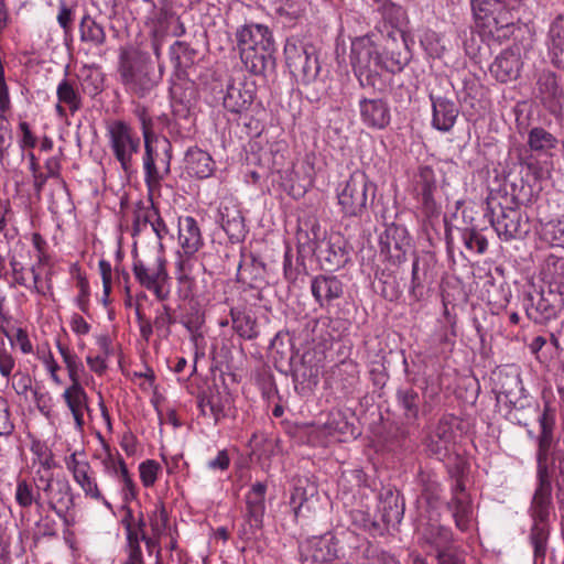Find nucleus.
<instances>
[{
	"label": "nucleus",
	"instance_id": "1",
	"mask_svg": "<svg viewBox=\"0 0 564 564\" xmlns=\"http://www.w3.org/2000/svg\"><path fill=\"white\" fill-rule=\"evenodd\" d=\"M379 40L375 33L352 40L350 63L361 87L381 91L384 83L380 70L401 72L410 62L411 54L399 30L388 31L382 44Z\"/></svg>",
	"mask_w": 564,
	"mask_h": 564
},
{
	"label": "nucleus",
	"instance_id": "2",
	"mask_svg": "<svg viewBox=\"0 0 564 564\" xmlns=\"http://www.w3.org/2000/svg\"><path fill=\"white\" fill-rule=\"evenodd\" d=\"M541 433L538 437L536 452V486L532 496L529 513L532 520H550L553 511L552 501V475L549 464V455L553 445V430L555 426L554 412L545 406L539 417Z\"/></svg>",
	"mask_w": 564,
	"mask_h": 564
},
{
	"label": "nucleus",
	"instance_id": "3",
	"mask_svg": "<svg viewBox=\"0 0 564 564\" xmlns=\"http://www.w3.org/2000/svg\"><path fill=\"white\" fill-rule=\"evenodd\" d=\"M486 204L487 215L500 239H522L529 234V219L520 210L514 195L501 191L491 192Z\"/></svg>",
	"mask_w": 564,
	"mask_h": 564
},
{
	"label": "nucleus",
	"instance_id": "4",
	"mask_svg": "<svg viewBox=\"0 0 564 564\" xmlns=\"http://www.w3.org/2000/svg\"><path fill=\"white\" fill-rule=\"evenodd\" d=\"M473 11L479 35L490 43L501 44L516 32L519 18L503 2L492 0H471Z\"/></svg>",
	"mask_w": 564,
	"mask_h": 564
},
{
	"label": "nucleus",
	"instance_id": "5",
	"mask_svg": "<svg viewBox=\"0 0 564 564\" xmlns=\"http://www.w3.org/2000/svg\"><path fill=\"white\" fill-rule=\"evenodd\" d=\"M377 185L361 170H355L337 188V200L345 217L361 218L375 200Z\"/></svg>",
	"mask_w": 564,
	"mask_h": 564
},
{
	"label": "nucleus",
	"instance_id": "6",
	"mask_svg": "<svg viewBox=\"0 0 564 564\" xmlns=\"http://www.w3.org/2000/svg\"><path fill=\"white\" fill-rule=\"evenodd\" d=\"M424 382L421 393L410 384L399 387L395 391L397 406L412 425H419L420 417L432 414L441 403V384L429 379Z\"/></svg>",
	"mask_w": 564,
	"mask_h": 564
},
{
	"label": "nucleus",
	"instance_id": "7",
	"mask_svg": "<svg viewBox=\"0 0 564 564\" xmlns=\"http://www.w3.org/2000/svg\"><path fill=\"white\" fill-rule=\"evenodd\" d=\"M118 72L126 90L140 98L148 96L160 80L149 58L137 52H121Z\"/></svg>",
	"mask_w": 564,
	"mask_h": 564
},
{
	"label": "nucleus",
	"instance_id": "8",
	"mask_svg": "<svg viewBox=\"0 0 564 564\" xmlns=\"http://www.w3.org/2000/svg\"><path fill=\"white\" fill-rule=\"evenodd\" d=\"M301 239L302 234H299V256L304 258L305 253H313L324 270L336 271L350 261L352 249L340 232H330L327 237L316 239L307 246Z\"/></svg>",
	"mask_w": 564,
	"mask_h": 564
},
{
	"label": "nucleus",
	"instance_id": "9",
	"mask_svg": "<svg viewBox=\"0 0 564 564\" xmlns=\"http://www.w3.org/2000/svg\"><path fill=\"white\" fill-rule=\"evenodd\" d=\"M109 149L127 176L135 173V158L140 151L141 139L133 128L123 120H113L107 124Z\"/></svg>",
	"mask_w": 564,
	"mask_h": 564
},
{
	"label": "nucleus",
	"instance_id": "10",
	"mask_svg": "<svg viewBox=\"0 0 564 564\" xmlns=\"http://www.w3.org/2000/svg\"><path fill=\"white\" fill-rule=\"evenodd\" d=\"M132 271L138 283L153 292L159 301H165L170 296L166 286L169 274L166 260L159 253L135 254L133 258Z\"/></svg>",
	"mask_w": 564,
	"mask_h": 564
},
{
	"label": "nucleus",
	"instance_id": "11",
	"mask_svg": "<svg viewBox=\"0 0 564 564\" xmlns=\"http://www.w3.org/2000/svg\"><path fill=\"white\" fill-rule=\"evenodd\" d=\"M285 64L291 74L304 85L314 83L321 72L317 50L296 37H290L284 45Z\"/></svg>",
	"mask_w": 564,
	"mask_h": 564
},
{
	"label": "nucleus",
	"instance_id": "12",
	"mask_svg": "<svg viewBox=\"0 0 564 564\" xmlns=\"http://www.w3.org/2000/svg\"><path fill=\"white\" fill-rule=\"evenodd\" d=\"M522 306L529 319L544 324L563 310L564 297L556 292L538 290L531 285L523 292Z\"/></svg>",
	"mask_w": 564,
	"mask_h": 564
},
{
	"label": "nucleus",
	"instance_id": "13",
	"mask_svg": "<svg viewBox=\"0 0 564 564\" xmlns=\"http://www.w3.org/2000/svg\"><path fill=\"white\" fill-rule=\"evenodd\" d=\"M171 143L167 139H147L144 141L143 167L145 183L152 188L159 186L165 175L170 173Z\"/></svg>",
	"mask_w": 564,
	"mask_h": 564
},
{
	"label": "nucleus",
	"instance_id": "14",
	"mask_svg": "<svg viewBox=\"0 0 564 564\" xmlns=\"http://www.w3.org/2000/svg\"><path fill=\"white\" fill-rule=\"evenodd\" d=\"M380 254L394 265L406 260L412 250V241L408 229L403 225L390 224L379 237Z\"/></svg>",
	"mask_w": 564,
	"mask_h": 564
},
{
	"label": "nucleus",
	"instance_id": "15",
	"mask_svg": "<svg viewBox=\"0 0 564 564\" xmlns=\"http://www.w3.org/2000/svg\"><path fill=\"white\" fill-rule=\"evenodd\" d=\"M37 487L44 494L48 508L59 518H64L65 513L74 506L72 487L66 478L54 479L52 475L41 476Z\"/></svg>",
	"mask_w": 564,
	"mask_h": 564
},
{
	"label": "nucleus",
	"instance_id": "16",
	"mask_svg": "<svg viewBox=\"0 0 564 564\" xmlns=\"http://www.w3.org/2000/svg\"><path fill=\"white\" fill-rule=\"evenodd\" d=\"M417 544L426 554L434 553L435 558L456 547L454 533L443 524L426 523L417 532Z\"/></svg>",
	"mask_w": 564,
	"mask_h": 564
},
{
	"label": "nucleus",
	"instance_id": "17",
	"mask_svg": "<svg viewBox=\"0 0 564 564\" xmlns=\"http://www.w3.org/2000/svg\"><path fill=\"white\" fill-rule=\"evenodd\" d=\"M302 564H326L338 556L337 540L332 533L312 536L301 543Z\"/></svg>",
	"mask_w": 564,
	"mask_h": 564
},
{
	"label": "nucleus",
	"instance_id": "18",
	"mask_svg": "<svg viewBox=\"0 0 564 564\" xmlns=\"http://www.w3.org/2000/svg\"><path fill=\"white\" fill-rule=\"evenodd\" d=\"M457 417L453 414H444L438 420L434 431L425 441L429 455L443 459L446 457L451 444L455 438L454 425Z\"/></svg>",
	"mask_w": 564,
	"mask_h": 564
},
{
	"label": "nucleus",
	"instance_id": "19",
	"mask_svg": "<svg viewBox=\"0 0 564 564\" xmlns=\"http://www.w3.org/2000/svg\"><path fill=\"white\" fill-rule=\"evenodd\" d=\"M254 96L256 85L253 82L232 79L227 85L223 105L232 113H242L252 105Z\"/></svg>",
	"mask_w": 564,
	"mask_h": 564
},
{
	"label": "nucleus",
	"instance_id": "20",
	"mask_svg": "<svg viewBox=\"0 0 564 564\" xmlns=\"http://www.w3.org/2000/svg\"><path fill=\"white\" fill-rule=\"evenodd\" d=\"M359 112L362 123L370 129L382 130L390 124L391 112L386 99L361 98Z\"/></svg>",
	"mask_w": 564,
	"mask_h": 564
},
{
	"label": "nucleus",
	"instance_id": "21",
	"mask_svg": "<svg viewBox=\"0 0 564 564\" xmlns=\"http://www.w3.org/2000/svg\"><path fill=\"white\" fill-rule=\"evenodd\" d=\"M239 52L252 51L259 46L275 45L271 30L259 23L245 24L235 33Z\"/></svg>",
	"mask_w": 564,
	"mask_h": 564
},
{
	"label": "nucleus",
	"instance_id": "22",
	"mask_svg": "<svg viewBox=\"0 0 564 564\" xmlns=\"http://www.w3.org/2000/svg\"><path fill=\"white\" fill-rule=\"evenodd\" d=\"M311 292L321 307H328L344 294L341 280L333 274H318L311 281Z\"/></svg>",
	"mask_w": 564,
	"mask_h": 564
},
{
	"label": "nucleus",
	"instance_id": "23",
	"mask_svg": "<svg viewBox=\"0 0 564 564\" xmlns=\"http://www.w3.org/2000/svg\"><path fill=\"white\" fill-rule=\"evenodd\" d=\"M227 403V393L220 391L216 383L206 384L197 394V404L202 413L206 415L208 409L216 423L226 416Z\"/></svg>",
	"mask_w": 564,
	"mask_h": 564
},
{
	"label": "nucleus",
	"instance_id": "24",
	"mask_svg": "<svg viewBox=\"0 0 564 564\" xmlns=\"http://www.w3.org/2000/svg\"><path fill=\"white\" fill-rule=\"evenodd\" d=\"M378 509L382 521L387 525L394 527L403 519L404 500L399 491L393 490L391 487H384L379 492Z\"/></svg>",
	"mask_w": 564,
	"mask_h": 564
},
{
	"label": "nucleus",
	"instance_id": "25",
	"mask_svg": "<svg viewBox=\"0 0 564 564\" xmlns=\"http://www.w3.org/2000/svg\"><path fill=\"white\" fill-rule=\"evenodd\" d=\"M275 45L259 46L252 51L239 52L240 59L248 72L253 75H265L275 68Z\"/></svg>",
	"mask_w": 564,
	"mask_h": 564
},
{
	"label": "nucleus",
	"instance_id": "26",
	"mask_svg": "<svg viewBox=\"0 0 564 564\" xmlns=\"http://www.w3.org/2000/svg\"><path fill=\"white\" fill-rule=\"evenodd\" d=\"M432 101L433 117L432 124L435 129L447 132L449 131L458 117V108L455 102L444 96L430 94Z\"/></svg>",
	"mask_w": 564,
	"mask_h": 564
},
{
	"label": "nucleus",
	"instance_id": "27",
	"mask_svg": "<svg viewBox=\"0 0 564 564\" xmlns=\"http://www.w3.org/2000/svg\"><path fill=\"white\" fill-rule=\"evenodd\" d=\"M219 223L231 242H239L245 238V218L237 205L223 204L219 208Z\"/></svg>",
	"mask_w": 564,
	"mask_h": 564
},
{
	"label": "nucleus",
	"instance_id": "28",
	"mask_svg": "<svg viewBox=\"0 0 564 564\" xmlns=\"http://www.w3.org/2000/svg\"><path fill=\"white\" fill-rule=\"evenodd\" d=\"M522 62L519 51L505 50L490 65V73L501 83L516 79L519 76Z\"/></svg>",
	"mask_w": 564,
	"mask_h": 564
},
{
	"label": "nucleus",
	"instance_id": "29",
	"mask_svg": "<svg viewBox=\"0 0 564 564\" xmlns=\"http://www.w3.org/2000/svg\"><path fill=\"white\" fill-rule=\"evenodd\" d=\"M375 290L384 300L393 302L403 293V275L398 270L382 269L376 273Z\"/></svg>",
	"mask_w": 564,
	"mask_h": 564
},
{
	"label": "nucleus",
	"instance_id": "30",
	"mask_svg": "<svg viewBox=\"0 0 564 564\" xmlns=\"http://www.w3.org/2000/svg\"><path fill=\"white\" fill-rule=\"evenodd\" d=\"M178 242L187 257L195 254L204 245L197 221L186 216L178 220Z\"/></svg>",
	"mask_w": 564,
	"mask_h": 564
},
{
	"label": "nucleus",
	"instance_id": "31",
	"mask_svg": "<svg viewBox=\"0 0 564 564\" xmlns=\"http://www.w3.org/2000/svg\"><path fill=\"white\" fill-rule=\"evenodd\" d=\"M547 54L551 63L564 68V15L558 14L551 23L546 37Z\"/></svg>",
	"mask_w": 564,
	"mask_h": 564
},
{
	"label": "nucleus",
	"instance_id": "32",
	"mask_svg": "<svg viewBox=\"0 0 564 564\" xmlns=\"http://www.w3.org/2000/svg\"><path fill=\"white\" fill-rule=\"evenodd\" d=\"M541 276L550 291L564 297V257L549 254L541 267Z\"/></svg>",
	"mask_w": 564,
	"mask_h": 564
},
{
	"label": "nucleus",
	"instance_id": "33",
	"mask_svg": "<svg viewBox=\"0 0 564 564\" xmlns=\"http://www.w3.org/2000/svg\"><path fill=\"white\" fill-rule=\"evenodd\" d=\"M184 163L187 173L197 178H207L215 171V162L212 155L197 147L187 150Z\"/></svg>",
	"mask_w": 564,
	"mask_h": 564
},
{
	"label": "nucleus",
	"instance_id": "34",
	"mask_svg": "<svg viewBox=\"0 0 564 564\" xmlns=\"http://www.w3.org/2000/svg\"><path fill=\"white\" fill-rule=\"evenodd\" d=\"M237 281L250 289H261L265 284V265L253 257L239 263Z\"/></svg>",
	"mask_w": 564,
	"mask_h": 564
},
{
	"label": "nucleus",
	"instance_id": "35",
	"mask_svg": "<svg viewBox=\"0 0 564 564\" xmlns=\"http://www.w3.org/2000/svg\"><path fill=\"white\" fill-rule=\"evenodd\" d=\"M446 507L452 513L455 527L462 532L469 531L474 520V509L470 496L451 498V500L447 501Z\"/></svg>",
	"mask_w": 564,
	"mask_h": 564
},
{
	"label": "nucleus",
	"instance_id": "36",
	"mask_svg": "<svg viewBox=\"0 0 564 564\" xmlns=\"http://www.w3.org/2000/svg\"><path fill=\"white\" fill-rule=\"evenodd\" d=\"M63 397L74 416L77 429L82 430L85 424L84 411H89L84 388L80 383L72 384L64 391Z\"/></svg>",
	"mask_w": 564,
	"mask_h": 564
},
{
	"label": "nucleus",
	"instance_id": "37",
	"mask_svg": "<svg viewBox=\"0 0 564 564\" xmlns=\"http://www.w3.org/2000/svg\"><path fill=\"white\" fill-rule=\"evenodd\" d=\"M536 85L540 98L549 108L552 109L560 104V100L563 97V91L557 84L554 73H542L539 76Z\"/></svg>",
	"mask_w": 564,
	"mask_h": 564
},
{
	"label": "nucleus",
	"instance_id": "38",
	"mask_svg": "<svg viewBox=\"0 0 564 564\" xmlns=\"http://www.w3.org/2000/svg\"><path fill=\"white\" fill-rule=\"evenodd\" d=\"M41 491L42 490H39L37 484L34 488L28 480L20 479L17 482L14 498L20 508L29 509L32 505H35L37 512L41 513L44 509V502L41 500Z\"/></svg>",
	"mask_w": 564,
	"mask_h": 564
},
{
	"label": "nucleus",
	"instance_id": "39",
	"mask_svg": "<svg viewBox=\"0 0 564 564\" xmlns=\"http://www.w3.org/2000/svg\"><path fill=\"white\" fill-rule=\"evenodd\" d=\"M382 18L384 21L383 30L380 31V37H388V31L399 30L405 40L403 25L406 21L405 10L394 3H384L382 7Z\"/></svg>",
	"mask_w": 564,
	"mask_h": 564
},
{
	"label": "nucleus",
	"instance_id": "40",
	"mask_svg": "<svg viewBox=\"0 0 564 564\" xmlns=\"http://www.w3.org/2000/svg\"><path fill=\"white\" fill-rule=\"evenodd\" d=\"M430 270L431 265L427 258H414L412 263V278L410 286V294L413 297L419 299L422 295V290L424 289L425 284L432 282Z\"/></svg>",
	"mask_w": 564,
	"mask_h": 564
},
{
	"label": "nucleus",
	"instance_id": "41",
	"mask_svg": "<svg viewBox=\"0 0 564 564\" xmlns=\"http://www.w3.org/2000/svg\"><path fill=\"white\" fill-rule=\"evenodd\" d=\"M540 237L552 247L564 249V215L543 221L540 219Z\"/></svg>",
	"mask_w": 564,
	"mask_h": 564
},
{
	"label": "nucleus",
	"instance_id": "42",
	"mask_svg": "<svg viewBox=\"0 0 564 564\" xmlns=\"http://www.w3.org/2000/svg\"><path fill=\"white\" fill-rule=\"evenodd\" d=\"M496 375L495 387L499 394L513 403L512 397H516L518 392L522 390L521 379L517 372H507L499 370Z\"/></svg>",
	"mask_w": 564,
	"mask_h": 564
},
{
	"label": "nucleus",
	"instance_id": "43",
	"mask_svg": "<svg viewBox=\"0 0 564 564\" xmlns=\"http://www.w3.org/2000/svg\"><path fill=\"white\" fill-rule=\"evenodd\" d=\"M80 40L95 46H101L106 42L104 26L90 15H84L79 24Z\"/></svg>",
	"mask_w": 564,
	"mask_h": 564
},
{
	"label": "nucleus",
	"instance_id": "44",
	"mask_svg": "<svg viewBox=\"0 0 564 564\" xmlns=\"http://www.w3.org/2000/svg\"><path fill=\"white\" fill-rule=\"evenodd\" d=\"M267 485L261 481L253 484L246 495V512L263 518L265 512Z\"/></svg>",
	"mask_w": 564,
	"mask_h": 564
},
{
	"label": "nucleus",
	"instance_id": "45",
	"mask_svg": "<svg viewBox=\"0 0 564 564\" xmlns=\"http://www.w3.org/2000/svg\"><path fill=\"white\" fill-rule=\"evenodd\" d=\"M56 96L61 104L68 107L72 115L77 112L83 106L79 91L67 78L62 79L57 85Z\"/></svg>",
	"mask_w": 564,
	"mask_h": 564
},
{
	"label": "nucleus",
	"instance_id": "46",
	"mask_svg": "<svg viewBox=\"0 0 564 564\" xmlns=\"http://www.w3.org/2000/svg\"><path fill=\"white\" fill-rule=\"evenodd\" d=\"M195 56L196 50L192 48L186 42L176 41L170 46V57L176 72L193 65Z\"/></svg>",
	"mask_w": 564,
	"mask_h": 564
},
{
	"label": "nucleus",
	"instance_id": "47",
	"mask_svg": "<svg viewBox=\"0 0 564 564\" xmlns=\"http://www.w3.org/2000/svg\"><path fill=\"white\" fill-rule=\"evenodd\" d=\"M549 521L533 520L530 540L533 545L535 558H544L549 540Z\"/></svg>",
	"mask_w": 564,
	"mask_h": 564
},
{
	"label": "nucleus",
	"instance_id": "48",
	"mask_svg": "<svg viewBox=\"0 0 564 564\" xmlns=\"http://www.w3.org/2000/svg\"><path fill=\"white\" fill-rule=\"evenodd\" d=\"M89 470L90 468H86L73 474L74 480L80 486L87 497L95 500H101L107 508L111 509V505L101 495L97 481L90 477Z\"/></svg>",
	"mask_w": 564,
	"mask_h": 564
},
{
	"label": "nucleus",
	"instance_id": "49",
	"mask_svg": "<svg viewBox=\"0 0 564 564\" xmlns=\"http://www.w3.org/2000/svg\"><path fill=\"white\" fill-rule=\"evenodd\" d=\"M232 328L242 338L252 339L256 338L258 333L256 330V322L249 314L242 311L231 310L230 311Z\"/></svg>",
	"mask_w": 564,
	"mask_h": 564
},
{
	"label": "nucleus",
	"instance_id": "50",
	"mask_svg": "<svg viewBox=\"0 0 564 564\" xmlns=\"http://www.w3.org/2000/svg\"><path fill=\"white\" fill-rule=\"evenodd\" d=\"M177 270L178 293L183 299L193 297L195 294V279L191 275L189 259L180 260Z\"/></svg>",
	"mask_w": 564,
	"mask_h": 564
},
{
	"label": "nucleus",
	"instance_id": "51",
	"mask_svg": "<svg viewBox=\"0 0 564 564\" xmlns=\"http://www.w3.org/2000/svg\"><path fill=\"white\" fill-rule=\"evenodd\" d=\"M315 492L316 488L314 485L307 488L302 484V480H299L290 499V503L293 506L294 514L296 518L300 516L304 508L310 510L308 502L314 498Z\"/></svg>",
	"mask_w": 564,
	"mask_h": 564
},
{
	"label": "nucleus",
	"instance_id": "52",
	"mask_svg": "<svg viewBox=\"0 0 564 564\" xmlns=\"http://www.w3.org/2000/svg\"><path fill=\"white\" fill-rule=\"evenodd\" d=\"M528 144L532 151L544 152L555 148V137L543 128H533L529 132Z\"/></svg>",
	"mask_w": 564,
	"mask_h": 564
},
{
	"label": "nucleus",
	"instance_id": "53",
	"mask_svg": "<svg viewBox=\"0 0 564 564\" xmlns=\"http://www.w3.org/2000/svg\"><path fill=\"white\" fill-rule=\"evenodd\" d=\"M272 354L279 355L281 360H292L294 357V344L289 332H279L271 340Z\"/></svg>",
	"mask_w": 564,
	"mask_h": 564
},
{
	"label": "nucleus",
	"instance_id": "54",
	"mask_svg": "<svg viewBox=\"0 0 564 564\" xmlns=\"http://www.w3.org/2000/svg\"><path fill=\"white\" fill-rule=\"evenodd\" d=\"M149 523L154 535H163L169 527L170 518L163 501L158 500L149 514Z\"/></svg>",
	"mask_w": 564,
	"mask_h": 564
},
{
	"label": "nucleus",
	"instance_id": "55",
	"mask_svg": "<svg viewBox=\"0 0 564 564\" xmlns=\"http://www.w3.org/2000/svg\"><path fill=\"white\" fill-rule=\"evenodd\" d=\"M263 527V518L245 513L243 522L238 530V536L245 542L256 540Z\"/></svg>",
	"mask_w": 564,
	"mask_h": 564
},
{
	"label": "nucleus",
	"instance_id": "56",
	"mask_svg": "<svg viewBox=\"0 0 564 564\" xmlns=\"http://www.w3.org/2000/svg\"><path fill=\"white\" fill-rule=\"evenodd\" d=\"M112 468L115 474L120 477L123 484V500L127 503L137 497L135 485L129 474L124 460L121 457L117 462H112Z\"/></svg>",
	"mask_w": 564,
	"mask_h": 564
},
{
	"label": "nucleus",
	"instance_id": "57",
	"mask_svg": "<svg viewBox=\"0 0 564 564\" xmlns=\"http://www.w3.org/2000/svg\"><path fill=\"white\" fill-rule=\"evenodd\" d=\"M462 239L469 252L484 253L488 248V240L475 228H465L462 230Z\"/></svg>",
	"mask_w": 564,
	"mask_h": 564
},
{
	"label": "nucleus",
	"instance_id": "58",
	"mask_svg": "<svg viewBox=\"0 0 564 564\" xmlns=\"http://www.w3.org/2000/svg\"><path fill=\"white\" fill-rule=\"evenodd\" d=\"M174 12L167 0H159L158 3L153 4V11L151 13V20L158 24L154 30V35L163 29V26L172 19Z\"/></svg>",
	"mask_w": 564,
	"mask_h": 564
},
{
	"label": "nucleus",
	"instance_id": "59",
	"mask_svg": "<svg viewBox=\"0 0 564 564\" xmlns=\"http://www.w3.org/2000/svg\"><path fill=\"white\" fill-rule=\"evenodd\" d=\"M102 76L99 72L90 70L80 80L82 91L89 97H95L102 91Z\"/></svg>",
	"mask_w": 564,
	"mask_h": 564
},
{
	"label": "nucleus",
	"instance_id": "60",
	"mask_svg": "<svg viewBox=\"0 0 564 564\" xmlns=\"http://www.w3.org/2000/svg\"><path fill=\"white\" fill-rule=\"evenodd\" d=\"M437 188L434 171L430 166H422L419 170L416 180L417 193L435 192Z\"/></svg>",
	"mask_w": 564,
	"mask_h": 564
},
{
	"label": "nucleus",
	"instance_id": "61",
	"mask_svg": "<svg viewBox=\"0 0 564 564\" xmlns=\"http://www.w3.org/2000/svg\"><path fill=\"white\" fill-rule=\"evenodd\" d=\"M204 323V314H202L198 310H195L194 312L191 313H186L182 317V324L192 334V338L194 340H196L197 337H202L200 328Z\"/></svg>",
	"mask_w": 564,
	"mask_h": 564
},
{
	"label": "nucleus",
	"instance_id": "62",
	"mask_svg": "<svg viewBox=\"0 0 564 564\" xmlns=\"http://www.w3.org/2000/svg\"><path fill=\"white\" fill-rule=\"evenodd\" d=\"M160 464L153 459H148L140 464V479L144 487H152L158 478Z\"/></svg>",
	"mask_w": 564,
	"mask_h": 564
},
{
	"label": "nucleus",
	"instance_id": "63",
	"mask_svg": "<svg viewBox=\"0 0 564 564\" xmlns=\"http://www.w3.org/2000/svg\"><path fill=\"white\" fill-rule=\"evenodd\" d=\"M124 553L127 557L121 564H145L141 544L135 539L129 538V542L126 541Z\"/></svg>",
	"mask_w": 564,
	"mask_h": 564
},
{
	"label": "nucleus",
	"instance_id": "64",
	"mask_svg": "<svg viewBox=\"0 0 564 564\" xmlns=\"http://www.w3.org/2000/svg\"><path fill=\"white\" fill-rule=\"evenodd\" d=\"M367 564H400L393 555L376 546L366 550Z\"/></svg>",
	"mask_w": 564,
	"mask_h": 564
}]
</instances>
